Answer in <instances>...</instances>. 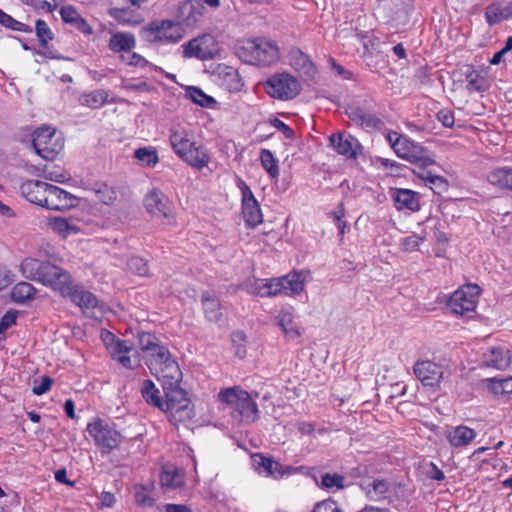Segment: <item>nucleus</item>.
<instances>
[{
	"mask_svg": "<svg viewBox=\"0 0 512 512\" xmlns=\"http://www.w3.org/2000/svg\"><path fill=\"white\" fill-rule=\"evenodd\" d=\"M488 382V389L496 396H505L512 394V377L498 379L489 378L486 379Z\"/></svg>",
	"mask_w": 512,
	"mask_h": 512,
	"instance_id": "obj_42",
	"label": "nucleus"
},
{
	"mask_svg": "<svg viewBox=\"0 0 512 512\" xmlns=\"http://www.w3.org/2000/svg\"><path fill=\"white\" fill-rule=\"evenodd\" d=\"M144 206L151 216L159 219L168 218L172 213V204L168 197L157 189H153L146 194Z\"/></svg>",
	"mask_w": 512,
	"mask_h": 512,
	"instance_id": "obj_16",
	"label": "nucleus"
},
{
	"mask_svg": "<svg viewBox=\"0 0 512 512\" xmlns=\"http://www.w3.org/2000/svg\"><path fill=\"white\" fill-rule=\"evenodd\" d=\"M47 196L45 208L50 210H68L75 207L78 203L77 197L52 184Z\"/></svg>",
	"mask_w": 512,
	"mask_h": 512,
	"instance_id": "obj_19",
	"label": "nucleus"
},
{
	"mask_svg": "<svg viewBox=\"0 0 512 512\" xmlns=\"http://www.w3.org/2000/svg\"><path fill=\"white\" fill-rule=\"evenodd\" d=\"M135 158L143 165L147 167H155L159 162V157L156 148L154 147H142L135 150Z\"/></svg>",
	"mask_w": 512,
	"mask_h": 512,
	"instance_id": "obj_44",
	"label": "nucleus"
},
{
	"mask_svg": "<svg viewBox=\"0 0 512 512\" xmlns=\"http://www.w3.org/2000/svg\"><path fill=\"white\" fill-rule=\"evenodd\" d=\"M258 48L256 52L255 65L267 66L276 62L279 58V52L277 45L263 38H256Z\"/></svg>",
	"mask_w": 512,
	"mask_h": 512,
	"instance_id": "obj_25",
	"label": "nucleus"
},
{
	"mask_svg": "<svg viewBox=\"0 0 512 512\" xmlns=\"http://www.w3.org/2000/svg\"><path fill=\"white\" fill-rule=\"evenodd\" d=\"M174 24L172 21L164 20L160 24L156 22H152L147 27L143 28L142 35L148 41H160L162 39H167L172 42H177L181 35L173 36V34H169L168 30L172 29Z\"/></svg>",
	"mask_w": 512,
	"mask_h": 512,
	"instance_id": "obj_24",
	"label": "nucleus"
},
{
	"mask_svg": "<svg viewBox=\"0 0 512 512\" xmlns=\"http://www.w3.org/2000/svg\"><path fill=\"white\" fill-rule=\"evenodd\" d=\"M393 201L397 210H410L417 212L420 210L419 194L410 189H397L393 193Z\"/></svg>",
	"mask_w": 512,
	"mask_h": 512,
	"instance_id": "obj_26",
	"label": "nucleus"
},
{
	"mask_svg": "<svg viewBox=\"0 0 512 512\" xmlns=\"http://www.w3.org/2000/svg\"><path fill=\"white\" fill-rule=\"evenodd\" d=\"M87 431L103 453H110L121 442L120 433L100 419L90 423Z\"/></svg>",
	"mask_w": 512,
	"mask_h": 512,
	"instance_id": "obj_11",
	"label": "nucleus"
},
{
	"mask_svg": "<svg viewBox=\"0 0 512 512\" xmlns=\"http://www.w3.org/2000/svg\"><path fill=\"white\" fill-rule=\"evenodd\" d=\"M371 100L355 101L346 107V114L356 125L366 131L380 130L384 126L382 118L371 110Z\"/></svg>",
	"mask_w": 512,
	"mask_h": 512,
	"instance_id": "obj_10",
	"label": "nucleus"
},
{
	"mask_svg": "<svg viewBox=\"0 0 512 512\" xmlns=\"http://www.w3.org/2000/svg\"><path fill=\"white\" fill-rule=\"evenodd\" d=\"M372 468L366 464H360L351 469L350 475L353 478L368 479L371 477ZM365 481V480H362Z\"/></svg>",
	"mask_w": 512,
	"mask_h": 512,
	"instance_id": "obj_60",
	"label": "nucleus"
},
{
	"mask_svg": "<svg viewBox=\"0 0 512 512\" xmlns=\"http://www.w3.org/2000/svg\"><path fill=\"white\" fill-rule=\"evenodd\" d=\"M257 49L259 48L256 38L249 39L239 42L235 47V53L242 62L255 65Z\"/></svg>",
	"mask_w": 512,
	"mask_h": 512,
	"instance_id": "obj_35",
	"label": "nucleus"
},
{
	"mask_svg": "<svg viewBox=\"0 0 512 512\" xmlns=\"http://www.w3.org/2000/svg\"><path fill=\"white\" fill-rule=\"evenodd\" d=\"M91 192L95 195L96 199L105 205L112 204L116 198L117 193L115 189L106 183H94Z\"/></svg>",
	"mask_w": 512,
	"mask_h": 512,
	"instance_id": "obj_40",
	"label": "nucleus"
},
{
	"mask_svg": "<svg viewBox=\"0 0 512 512\" xmlns=\"http://www.w3.org/2000/svg\"><path fill=\"white\" fill-rule=\"evenodd\" d=\"M206 10L201 0H185L178 6L177 19L187 27L195 26Z\"/></svg>",
	"mask_w": 512,
	"mask_h": 512,
	"instance_id": "obj_17",
	"label": "nucleus"
},
{
	"mask_svg": "<svg viewBox=\"0 0 512 512\" xmlns=\"http://www.w3.org/2000/svg\"><path fill=\"white\" fill-rule=\"evenodd\" d=\"M278 325L282 328L286 336L294 339L300 335L296 324L293 321L292 313L289 309H282L277 316Z\"/></svg>",
	"mask_w": 512,
	"mask_h": 512,
	"instance_id": "obj_39",
	"label": "nucleus"
},
{
	"mask_svg": "<svg viewBox=\"0 0 512 512\" xmlns=\"http://www.w3.org/2000/svg\"><path fill=\"white\" fill-rule=\"evenodd\" d=\"M218 397L222 403L233 407L241 417L252 421L257 419V404L247 391L236 386L225 388L219 392Z\"/></svg>",
	"mask_w": 512,
	"mask_h": 512,
	"instance_id": "obj_6",
	"label": "nucleus"
},
{
	"mask_svg": "<svg viewBox=\"0 0 512 512\" xmlns=\"http://www.w3.org/2000/svg\"><path fill=\"white\" fill-rule=\"evenodd\" d=\"M149 369L162 382L163 390H168L178 397L184 405H191V401L187 397V392L180 387L182 372L178 363L172 359L168 351L167 359L163 357L161 360H150L147 362Z\"/></svg>",
	"mask_w": 512,
	"mask_h": 512,
	"instance_id": "obj_2",
	"label": "nucleus"
},
{
	"mask_svg": "<svg viewBox=\"0 0 512 512\" xmlns=\"http://www.w3.org/2000/svg\"><path fill=\"white\" fill-rule=\"evenodd\" d=\"M329 215H331L333 220L337 223L340 235H344L345 229L347 228V224L345 221L342 220L345 215L343 204H339L337 209L331 212Z\"/></svg>",
	"mask_w": 512,
	"mask_h": 512,
	"instance_id": "obj_59",
	"label": "nucleus"
},
{
	"mask_svg": "<svg viewBox=\"0 0 512 512\" xmlns=\"http://www.w3.org/2000/svg\"><path fill=\"white\" fill-rule=\"evenodd\" d=\"M65 283H60L56 290L60 292L62 296H68L70 300L79 306L82 310H88L95 308L98 304V300L94 294L86 291L82 286L74 285L72 282L71 275L67 272V280Z\"/></svg>",
	"mask_w": 512,
	"mask_h": 512,
	"instance_id": "obj_12",
	"label": "nucleus"
},
{
	"mask_svg": "<svg viewBox=\"0 0 512 512\" xmlns=\"http://www.w3.org/2000/svg\"><path fill=\"white\" fill-rule=\"evenodd\" d=\"M201 299L206 317L210 321H218L222 317L219 300L209 292H204Z\"/></svg>",
	"mask_w": 512,
	"mask_h": 512,
	"instance_id": "obj_38",
	"label": "nucleus"
},
{
	"mask_svg": "<svg viewBox=\"0 0 512 512\" xmlns=\"http://www.w3.org/2000/svg\"><path fill=\"white\" fill-rule=\"evenodd\" d=\"M387 140L400 158L406 159L420 168H425L434 163L426 149L397 132L388 133Z\"/></svg>",
	"mask_w": 512,
	"mask_h": 512,
	"instance_id": "obj_5",
	"label": "nucleus"
},
{
	"mask_svg": "<svg viewBox=\"0 0 512 512\" xmlns=\"http://www.w3.org/2000/svg\"><path fill=\"white\" fill-rule=\"evenodd\" d=\"M425 238L416 234L409 235L401 240V249L405 252L417 251Z\"/></svg>",
	"mask_w": 512,
	"mask_h": 512,
	"instance_id": "obj_55",
	"label": "nucleus"
},
{
	"mask_svg": "<svg viewBox=\"0 0 512 512\" xmlns=\"http://www.w3.org/2000/svg\"><path fill=\"white\" fill-rule=\"evenodd\" d=\"M138 342L140 349L148 357L147 362L150 360H161L163 357L167 358L168 349L161 344L160 340L152 333L142 332L138 334Z\"/></svg>",
	"mask_w": 512,
	"mask_h": 512,
	"instance_id": "obj_21",
	"label": "nucleus"
},
{
	"mask_svg": "<svg viewBox=\"0 0 512 512\" xmlns=\"http://www.w3.org/2000/svg\"><path fill=\"white\" fill-rule=\"evenodd\" d=\"M257 464V469L260 473H266L267 475L275 476V473L278 472L280 468V464L270 458L259 456V461L255 460Z\"/></svg>",
	"mask_w": 512,
	"mask_h": 512,
	"instance_id": "obj_53",
	"label": "nucleus"
},
{
	"mask_svg": "<svg viewBox=\"0 0 512 512\" xmlns=\"http://www.w3.org/2000/svg\"><path fill=\"white\" fill-rule=\"evenodd\" d=\"M60 15L65 23L73 25L81 15L72 6H64L60 10Z\"/></svg>",
	"mask_w": 512,
	"mask_h": 512,
	"instance_id": "obj_58",
	"label": "nucleus"
},
{
	"mask_svg": "<svg viewBox=\"0 0 512 512\" xmlns=\"http://www.w3.org/2000/svg\"><path fill=\"white\" fill-rule=\"evenodd\" d=\"M359 487L369 500L379 501L385 498V495L389 491L390 484L385 479H375L372 482L361 481Z\"/></svg>",
	"mask_w": 512,
	"mask_h": 512,
	"instance_id": "obj_28",
	"label": "nucleus"
},
{
	"mask_svg": "<svg viewBox=\"0 0 512 512\" xmlns=\"http://www.w3.org/2000/svg\"><path fill=\"white\" fill-rule=\"evenodd\" d=\"M487 180L493 186L512 190V167H500L492 170Z\"/></svg>",
	"mask_w": 512,
	"mask_h": 512,
	"instance_id": "obj_33",
	"label": "nucleus"
},
{
	"mask_svg": "<svg viewBox=\"0 0 512 512\" xmlns=\"http://www.w3.org/2000/svg\"><path fill=\"white\" fill-rule=\"evenodd\" d=\"M289 64L305 80L312 79L317 72L315 64L299 48H292L289 51Z\"/></svg>",
	"mask_w": 512,
	"mask_h": 512,
	"instance_id": "obj_20",
	"label": "nucleus"
},
{
	"mask_svg": "<svg viewBox=\"0 0 512 512\" xmlns=\"http://www.w3.org/2000/svg\"><path fill=\"white\" fill-rule=\"evenodd\" d=\"M51 184L40 180H28L20 186L23 197L29 202L45 207Z\"/></svg>",
	"mask_w": 512,
	"mask_h": 512,
	"instance_id": "obj_18",
	"label": "nucleus"
},
{
	"mask_svg": "<svg viewBox=\"0 0 512 512\" xmlns=\"http://www.w3.org/2000/svg\"><path fill=\"white\" fill-rule=\"evenodd\" d=\"M110 8L108 15L122 25H138L141 22V16L137 12L138 8L133 7L126 0H109Z\"/></svg>",
	"mask_w": 512,
	"mask_h": 512,
	"instance_id": "obj_15",
	"label": "nucleus"
},
{
	"mask_svg": "<svg viewBox=\"0 0 512 512\" xmlns=\"http://www.w3.org/2000/svg\"><path fill=\"white\" fill-rule=\"evenodd\" d=\"M264 87L270 97L282 101L294 99L301 91L299 81L289 73L272 75L265 82Z\"/></svg>",
	"mask_w": 512,
	"mask_h": 512,
	"instance_id": "obj_8",
	"label": "nucleus"
},
{
	"mask_svg": "<svg viewBox=\"0 0 512 512\" xmlns=\"http://www.w3.org/2000/svg\"><path fill=\"white\" fill-rule=\"evenodd\" d=\"M304 288L302 273L291 272L279 278L266 282L256 280L248 287V292L261 297H274L279 294L293 295L300 293Z\"/></svg>",
	"mask_w": 512,
	"mask_h": 512,
	"instance_id": "obj_3",
	"label": "nucleus"
},
{
	"mask_svg": "<svg viewBox=\"0 0 512 512\" xmlns=\"http://www.w3.org/2000/svg\"><path fill=\"white\" fill-rule=\"evenodd\" d=\"M182 160H184L190 166L201 170L210 162V156L204 146H197L195 143Z\"/></svg>",
	"mask_w": 512,
	"mask_h": 512,
	"instance_id": "obj_32",
	"label": "nucleus"
},
{
	"mask_svg": "<svg viewBox=\"0 0 512 512\" xmlns=\"http://www.w3.org/2000/svg\"><path fill=\"white\" fill-rule=\"evenodd\" d=\"M165 400L162 399L159 389L152 380H144L141 387V395L147 404L159 408L169 414V419L174 424L190 420L194 416L192 405H184V402L172 392L164 390Z\"/></svg>",
	"mask_w": 512,
	"mask_h": 512,
	"instance_id": "obj_1",
	"label": "nucleus"
},
{
	"mask_svg": "<svg viewBox=\"0 0 512 512\" xmlns=\"http://www.w3.org/2000/svg\"><path fill=\"white\" fill-rule=\"evenodd\" d=\"M161 485L168 489H177L184 484L183 474L177 470H163L160 476Z\"/></svg>",
	"mask_w": 512,
	"mask_h": 512,
	"instance_id": "obj_43",
	"label": "nucleus"
},
{
	"mask_svg": "<svg viewBox=\"0 0 512 512\" xmlns=\"http://www.w3.org/2000/svg\"><path fill=\"white\" fill-rule=\"evenodd\" d=\"M510 17H512V2H493L485 11V18L490 26Z\"/></svg>",
	"mask_w": 512,
	"mask_h": 512,
	"instance_id": "obj_27",
	"label": "nucleus"
},
{
	"mask_svg": "<svg viewBox=\"0 0 512 512\" xmlns=\"http://www.w3.org/2000/svg\"><path fill=\"white\" fill-rule=\"evenodd\" d=\"M183 55L186 58L200 60L212 59L216 53L215 41L211 35H203L188 41L183 45Z\"/></svg>",
	"mask_w": 512,
	"mask_h": 512,
	"instance_id": "obj_13",
	"label": "nucleus"
},
{
	"mask_svg": "<svg viewBox=\"0 0 512 512\" xmlns=\"http://www.w3.org/2000/svg\"><path fill=\"white\" fill-rule=\"evenodd\" d=\"M327 65L332 75L339 77L342 80L352 79V72L345 69L342 65L337 63L332 57L328 58Z\"/></svg>",
	"mask_w": 512,
	"mask_h": 512,
	"instance_id": "obj_56",
	"label": "nucleus"
},
{
	"mask_svg": "<svg viewBox=\"0 0 512 512\" xmlns=\"http://www.w3.org/2000/svg\"><path fill=\"white\" fill-rule=\"evenodd\" d=\"M170 143L174 152L183 159L191 147L195 144L190 140L184 130L173 131L170 135Z\"/></svg>",
	"mask_w": 512,
	"mask_h": 512,
	"instance_id": "obj_34",
	"label": "nucleus"
},
{
	"mask_svg": "<svg viewBox=\"0 0 512 512\" xmlns=\"http://www.w3.org/2000/svg\"><path fill=\"white\" fill-rule=\"evenodd\" d=\"M475 437V430L463 425L449 430L446 434L450 445L456 448L467 446Z\"/></svg>",
	"mask_w": 512,
	"mask_h": 512,
	"instance_id": "obj_29",
	"label": "nucleus"
},
{
	"mask_svg": "<svg viewBox=\"0 0 512 512\" xmlns=\"http://www.w3.org/2000/svg\"><path fill=\"white\" fill-rule=\"evenodd\" d=\"M22 275L56 290L60 283L67 280V271L47 261L26 258L20 265Z\"/></svg>",
	"mask_w": 512,
	"mask_h": 512,
	"instance_id": "obj_4",
	"label": "nucleus"
},
{
	"mask_svg": "<svg viewBox=\"0 0 512 512\" xmlns=\"http://www.w3.org/2000/svg\"><path fill=\"white\" fill-rule=\"evenodd\" d=\"M413 371L424 386H438L444 377L443 366L430 360L415 362Z\"/></svg>",
	"mask_w": 512,
	"mask_h": 512,
	"instance_id": "obj_14",
	"label": "nucleus"
},
{
	"mask_svg": "<svg viewBox=\"0 0 512 512\" xmlns=\"http://www.w3.org/2000/svg\"><path fill=\"white\" fill-rule=\"evenodd\" d=\"M330 145L338 153L347 158H356V151L353 148V142L356 141L353 137H344L343 134H333L329 138Z\"/></svg>",
	"mask_w": 512,
	"mask_h": 512,
	"instance_id": "obj_31",
	"label": "nucleus"
},
{
	"mask_svg": "<svg viewBox=\"0 0 512 512\" xmlns=\"http://www.w3.org/2000/svg\"><path fill=\"white\" fill-rule=\"evenodd\" d=\"M127 269L138 276H147L149 272L147 261L138 256L128 259Z\"/></svg>",
	"mask_w": 512,
	"mask_h": 512,
	"instance_id": "obj_51",
	"label": "nucleus"
},
{
	"mask_svg": "<svg viewBox=\"0 0 512 512\" xmlns=\"http://www.w3.org/2000/svg\"><path fill=\"white\" fill-rule=\"evenodd\" d=\"M52 385V379L49 376H43L39 384L34 385L32 392L35 395H43L48 392Z\"/></svg>",
	"mask_w": 512,
	"mask_h": 512,
	"instance_id": "obj_62",
	"label": "nucleus"
},
{
	"mask_svg": "<svg viewBox=\"0 0 512 512\" xmlns=\"http://www.w3.org/2000/svg\"><path fill=\"white\" fill-rule=\"evenodd\" d=\"M511 363L510 350L505 346L489 348L482 357V366L497 370L506 369Z\"/></svg>",
	"mask_w": 512,
	"mask_h": 512,
	"instance_id": "obj_23",
	"label": "nucleus"
},
{
	"mask_svg": "<svg viewBox=\"0 0 512 512\" xmlns=\"http://www.w3.org/2000/svg\"><path fill=\"white\" fill-rule=\"evenodd\" d=\"M50 225L54 231L59 233L63 237H67L71 234L77 233L79 230L76 226L72 225L65 218H53L50 220Z\"/></svg>",
	"mask_w": 512,
	"mask_h": 512,
	"instance_id": "obj_48",
	"label": "nucleus"
},
{
	"mask_svg": "<svg viewBox=\"0 0 512 512\" xmlns=\"http://www.w3.org/2000/svg\"><path fill=\"white\" fill-rule=\"evenodd\" d=\"M242 213L246 224L250 227H256L263 221L258 201L242 204Z\"/></svg>",
	"mask_w": 512,
	"mask_h": 512,
	"instance_id": "obj_37",
	"label": "nucleus"
},
{
	"mask_svg": "<svg viewBox=\"0 0 512 512\" xmlns=\"http://www.w3.org/2000/svg\"><path fill=\"white\" fill-rule=\"evenodd\" d=\"M13 281L14 274L5 267L0 266V290L8 287Z\"/></svg>",
	"mask_w": 512,
	"mask_h": 512,
	"instance_id": "obj_64",
	"label": "nucleus"
},
{
	"mask_svg": "<svg viewBox=\"0 0 512 512\" xmlns=\"http://www.w3.org/2000/svg\"><path fill=\"white\" fill-rule=\"evenodd\" d=\"M480 287L477 284H466L454 291L448 302V307L456 315L471 317L478 304Z\"/></svg>",
	"mask_w": 512,
	"mask_h": 512,
	"instance_id": "obj_9",
	"label": "nucleus"
},
{
	"mask_svg": "<svg viewBox=\"0 0 512 512\" xmlns=\"http://www.w3.org/2000/svg\"><path fill=\"white\" fill-rule=\"evenodd\" d=\"M467 90L470 92H482L486 89L485 79L476 70H471L466 74Z\"/></svg>",
	"mask_w": 512,
	"mask_h": 512,
	"instance_id": "obj_49",
	"label": "nucleus"
},
{
	"mask_svg": "<svg viewBox=\"0 0 512 512\" xmlns=\"http://www.w3.org/2000/svg\"><path fill=\"white\" fill-rule=\"evenodd\" d=\"M418 175L429 183L432 189H438V193L447 189V181L441 176L433 175L430 172L425 171L418 173Z\"/></svg>",
	"mask_w": 512,
	"mask_h": 512,
	"instance_id": "obj_54",
	"label": "nucleus"
},
{
	"mask_svg": "<svg viewBox=\"0 0 512 512\" xmlns=\"http://www.w3.org/2000/svg\"><path fill=\"white\" fill-rule=\"evenodd\" d=\"M35 32L40 46L42 48H47L48 42L53 40L54 38V33L52 32L46 21L38 19L35 23Z\"/></svg>",
	"mask_w": 512,
	"mask_h": 512,
	"instance_id": "obj_47",
	"label": "nucleus"
},
{
	"mask_svg": "<svg viewBox=\"0 0 512 512\" xmlns=\"http://www.w3.org/2000/svg\"><path fill=\"white\" fill-rule=\"evenodd\" d=\"M186 93L189 98L196 104L202 107H210L216 103L215 99L205 94L200 88L195 86H189L186 89Z\"/></svg>",
	"mask_w": 512,
	"mask_h": 512,
	"instance_id": "obj_46",
	"label": "nucleus"
},
{
	"mask_svg": "<svg viewBox=\"0 0 512 512\" xmlns=\"http://www.w3.org/2000/svg\"><path fill=\"white\" fill-rule=\"evenodd\" d=\"M260 160L263 168L270 176L275 177L278 175L277 161L270 150L262 149L260 152Z\"/></svg>",
	"mask_w": 512,
	"mask_h": 512,
	"instance_id": "obj_50",
	"label": "nucleus"
},
{
	"mask_svg": "<svg viewBox=\"0 0 512 512\" xmlns=\"http://www.w3.org/2000/svg\"><path fill=\"white\" fill-rule=\"evenodd\" d=\"M136 40L132 33L116 32L112 34L108 47L115 53L130 52L135 48Z\"/></svg>",
	"mask_w": 512,
	"mask_h": 512,
	"instance_id": "obj_30",
	"label": "nucleus"
},
{
	"mask_svg": "<svg viewBox=\"0 0 512 512\" xmlns=\"http://www.w3.org/2000/svg\"><path fill=\"white\" fill-rule=\"evenodd\" d=\"M344 477L338 473H326L322 475V487L341 490L345 488Z\"/></svg>",
	"mask_w": 512,
	"mask_h": 512,
	"instance_id": "obj_52",
	"label": "nucleus"
},
{
	"mask_svg": "<svg viewBox=\"0 0 512 512\" xmlns=\"http://www.w3.org/2000/svg\"><path fill=\"white\" fill-rule=\"evenodd\" d=\"M107 99L108 93L105 90L99 89L82 94L79 97V103L91 109H98L106 103Z\"/></svg>",
	"mask_w": 512,
	"mask_h": 512,
	"instance_id": "obj_36",
	"label": "nucleus"
},
{
	"mask_svg": "<svg viewBox=\"0 0 512 512\" xmlns=\"http://www.w3.org/2000/svg\"><path fill=\"white\" fill-rule=\"evenodd\" d=\"M16 313L12 311L6 312L0 319V333L5 332L9 327L16 323Z\"/></svg>",
	"mask_w": 512,
	"mask_h": 512,
	"instance_id": "obj_63",
	"label": "nucleus"
},
{
	"mask_svg": "<svg viewBox=\"0 0 512 512\" xmlns=\"http://www.w3.org/2000/svg\"><path fill=\"white\" fill-rule=\"evenodd\" d=\"M271 125H273L275 128H277L279 131L283 133L285 138L287 139H293L294 138V130L290 128L287 124H285L283 121L278 119L277 117H272L270 119Z\"/></svg>",
	"mask_w": 512,
	"mask_h": 512,
	"instance_id": "obj_61",
	"label": "nucleus"
},
{
	"mask_svg": "<svg viewBox=\"0 0 512 512\" xmlns=\"http://www.w3.org/2000/svg\"><path fill=\"white\" fill-rule=\"evenodd\" d=\"M218 84L229 92H239L244 86L242 77L232 66L220 64L216 69Z\"/></svg>",
	"mask_w": 512,
	"mask_h": 512,
	"instance_id": "obj_22",
	"label": "nucleus"
},
{
	"mask_svg": "<svg viewBox=\"0 0 512 512\" xmlns=\"http://www.w3.org/2000/svg\"><path fill=\"white\" fill-rule=\"evenodd\" d=\"M32 146L35 152L46 160H53L63 149L64 139L56 129L41 127L32 135Z\"/></svg>",
	"mask_w": 512,
	"mask_h": 512,
	"instance_id": "obj_7",
	"label": "nucleus"
},
{
	"mask_svg": "<svg viewBox=\"0 0 512 512\" xmlns=\"http://www.w3.org/2000/svg\"><path fill=\"white\" fill-rule=\"evenodd\" d=\"M0 25L7 29L23 33H31L33 31L29 25L14 19L11 15L5 13L2 9H0Z\"/></svg>",
	"mask_w": 512,
	"mask_h": 512,
	"instance_id": "obj_45",
	"label": "nucleus"
},
{
	"mask_svg": "<svg viewBox=\"0 0 512 512\" xmlns=\"http://www.w3.org/2000/svg\"><path fill=\"white\" fill-rule=\"evenodd\" d=\"M36 289L28 282L17 283L11 292V297L14 302L23 304L33 299Z\"/></svg>",
	"mask_w": 512,
	"mask_h": 512,
	"instance_id": "obj_41",
	"label": "nucleus"
},
{
	"mask_svg": "<svg viewBox=\"0 0 512 512\" xmlns=\"http://www.w3.org/2000/svg\"><path fill=\"white\" fill-rule=\"evenodd\" d=\"M132 349V345L127 340H116L113 345H111L110 353L114 360H116L119 356L128 354Z\"/></svg>",
	"mask_w": 512,
	"mask_h": 512,
	"instance_id": "obj_57",
	"label": "nucleus"
}]
</instances>
